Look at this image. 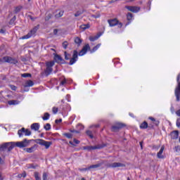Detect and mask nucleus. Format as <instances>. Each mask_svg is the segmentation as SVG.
<instances>
[{"label": "nucleus", "instance_id": "obj_50", "mask_svg": "<svg viewBox=\"0 0 180 180\" xmlns=\"http://www.w3.org/2000/svg\"><path fill=\"white\" fill-rule=\"evenodd\" d=\"M154 124H155V126H158V124H160V121L155 120Z\"/></svg>", "mask_w": 180, "mask_h": 180}, {"label": "nucleus", "instance_id": "obj_38", "mask_svg": "<svg viewBox=\"0 0 180 180\" xmlns=\"http://www.w3.org/2000/svg\"><path fill=\"white\" fill-rule=\"evenodd\" d=\"M63 136H65V137H67V139H71L72 137V135L70 133H65L63 134Z\"/></svg>", "mask_w": 180, "mask_h": 180}, {"label": "nucleus", "instance_id": "obj_56", "mask_svg": "<svg viewBox=\"0 0 180 180\" xmlns=\"http://www.w3.org/2000/svg\"><path fill=\"white\" fill-rule=\"evenodd\" d=\"M90 127L91 128H92V127H99V124L91 125Z\"/></svg>", "mask_w": 180, "mask_h": 180}, {"label": "nucleus", "instance_id": "obj_57", "mask_svg": "<svg viewBox=\"0 0 180 180\" xmlns=\"http://www.w3.org/2000/svg\"><path fill=\"white\" fill-rule=\"evenodd\" d=\"M141 150H143V141L139 143Z\"/></svg>", "mask_w": 180, "mask_h": 180}, {"label": "nucleus", "instance_id": "obj_55", "mask_svg": "<svg viewBox=\"0 0 180 180\" xmlns=\"http://www.w3.org/2000/svg\"><path fill=\"white\" fill-rule=\"evenodd\" d=\"M123 26V23L122 22H118V27H122Z\"/></svg>", "mask_w": 180, "mask_h": 180}, {"label": "nucleus", "instance_id": "obj_34", "mask_svg": "<svg viewBox=\"0 0 180 180\" xmlns=\"http://www.w3.org/2000/svg\"><path fill=\"white\" fill-rule=\"evenodd\" d=\"M84 13V12L78 11L75 13V18H78V16H81V15H82Z\"/></svg>", "mask_w": 180, "mask_h": 180}, {"label": "nucleus", "instance_id": "obj_5", "mask_svg": "<svg viewBox=\"0 0 180 180\" xmlns=\"http://www.w3.org/2000/svg\"><path fill=\"white\" fill-rule=\"evenodd\" d=\"M124 126H126L124 124L118 122V123L115 124V125L112 126L111 131H113L114 133H117V131H119V130H120V129H123V127H124Z\"/></svg>", "mask_w": 180, "mask_h": 180}, {"label": "nucleus", "instance_id": "obj_47", "mask_svg": "<svg viewBox=\"0 0 180 180\" xmlns=\"http://www.w3.org/2000/svg\"><path fill=\"white\" fill-rule=\"evenodd\" d=\"M84 150H91V146H84Z\"/></svg>", "mask_w": 180, "mask_h": 180}, {"label": "nucleus", "instance_id": "obj_10", "mask_svg": "<svg viewBox=\"0 0 180 180\" xmlns=\"http://www.w3.org/2000/svg\"><path fill=\"white\" fill-rule=\"evenodd\" d=\"M125 8L134 13H137L140 11V7L139 6H125Z\"/></svg>", "mask_w": 180, "mask_h": 180}, {"label": "nucleus", "instance_id": "obj_21", "mask_svg": "<svg viewBox=\"0 0 180 180\" xmlns=\"http://www.w3.org/2000/svg\"><path fill=\"white\" fill-rule=\"evenodd\" d=\"M164 146H162L160 151L158 153L157 157L158 158H164V156L162 155V153H164Z\"/></svg>", "mask_w": 180, "mask_h": 180}, {"label": "nucleus", "instance_id": "obj_29", "mask_svg": "<svg viewBox=\"0 0 180 180\" xmlns=\"http://www.w3.org/2000/svg\"><path fill=\"white\" fill-rule=\"evenodd\" d=\"M34 178L35 180H41V178H40V174L37 172H34Z\"/></svg>", "mask_w": 180, "mask_h": 180}, {"label": "nucleus", "instance_id": "obj_7", "mask_svg": "<svg viewBox=\"0 0 180 180\" xmlns=\"http://www.w3.org/2000/svg\"><path fill=\"white\" fill-rule=\"evenodd\" d=\"M23 133H25V136H30L32 134V131H30L29 129H26L24 127H22L18 131L19 137H22V136H23Z\"/></svg>", "mask_w": 180, "mask_h": 180}, {"label": "nucleus", "instance_id": "obj_32", "mask_svg": "<svg viewBox=\"0 0 180 180\" xmlns=\"http://www.w3.org/2000/svg\"><path fill=\"white\" fill-rule=\"evenodd\" d=\"M22 9V6H17L15 7L14 12L15 13H19V12H20V10Z\"/></svg>", "mask_w": 180, "mask_h": 180}, {"label": "nucleus", "instance_id": "obj_48", "mask_svg": "<svg viewBox=\"0 0 180 180\" xmlns=\"http://www.w3.org/2000/svg\"><path fill=\"white\" fill-rule=\"evenodd\" d=\"M61 122H63L62 119L56 120L55 123L58 124V123H61Z\"/></svg>", "mask_w": 180, "mask_h": 180}, {"label": "nucleus", "instance_id": "obj_12", "mask_svg": "<svg viewBox=\"0 0 180 180\" xmlns=\"http://www.w3.org/2000/svg\"><path fill=\"white\" fill-rule=\"evenodd\" d=\"M108 22L109 23V25L112 27L113 26H116V25L119 24V20L117 19L114 18L111 20H108Z\"/></svg>", "mask_w": 180, "mask_h": 180}, {"label": "nucleus", "instance_id": "obj_52", "mask_svg": "<svg viewBox=\"0 0 180 180\" xmlns=\"http://www.w3.org/2000/svg\"><path fill=\"white\" fill-rule=\"evenodd\" d=\"M179 150H180L179 146H176L175 147V151H176V153H178V151H179Z\"/></svg>", "mask_w": 180, "mask_h": 180}, {"label": "nucleus", "instance_id": "obj_22", "mask_svg": "<svg viewBox=\"0 0 180 180\" xmlns=\"http://www.w3.org/2000/svg\"><path fill=\"white\" fill-rule=\"evenodd\" d=\"M75 44H77V46H81L82 43V39H81L79 37L75 38Z\"/></svg>", "mask_w": 180, "mask_h": 180}, {"label": "nucleus", "instance_id": "obj_36", "mask_svg": "<svg viewBox=\"0 0 180 180\" xmlns=\"http://www.w3.org/2000/svg\"><path fill=\"white\" fill-rule=\"evenodd\" d=\"M15 20H16V15H14L10 20L9 24L13 25L15 23Z\"/></svg>", "mask_w": 180, "mask_h": 180}, {"label": "nucleus", "instance_id": "obj_53", "mask_svg": "<svg viewBox=\"0 0 180 180\" xmlns=\"http://www.w3.org/2000/svg\"><path fill=\"white\" fill-rule=\"evenodd\" d=\"M149 120H151L152 122H155V118L153 117H149Z\"/></svg>", "mask_w": 180, "mask_h": 180}, {"label": "nucleus", "instance_id": "obj_41", "mask_svg": "<svg viewBox=\"0 0 180 180\" xmlns=\"http://www.w3.org/2000/svg\"><path fill=\"white\" fill-rule=\"evenodd\" d=\"M57 112H58V108L53 107V113H54V115H56V113H57Z\"/></svg>", "mask_w": 180, "mask_h": 180}, {"label": "nucleus", "instance_id": "obj_39", "mask_svg": "<svg viewBox=\"0 0 180 180\" xmlns=\"http://www.w3.org/2000/svg\"><path fill=\"white\" fill-rule=\"evenodd\" d=\"M26 178V172H23L22 174H18V178Z\"/></svg>", "mask_w": 180, "mask_h": 180}, {"label": "nucleus", "instance_id": "obj_1", "mask_svg": "<svg viewBox=\"0 0 180 180\" xmlns=\"http://www.w3.org/2000/svg\"><path fill=\"white\" fill-rule=\"evenodd\" d=\"M32 141H34V143L39 144V146H44L45 148L46 149L50 148V146L53 144L52 141H46L43 139L27 140V139H25L22 141L8 142L3 143L0 146V151H7V153H9L10 151H12L15 147H18V148H25V147H28Z\"/></svg>", "mask_w": 180, "mask_h": 180}, {"label": "nucleus", "instance_id": "obj_30", "mask_svg": "<svg viewBox=\"0 0 180 180\" xmlns=\"http://www.w3.org/2000/svg\"><path fill=\"white\" fill-rule=\"evenodd\" d=\"M127 20H131L133 19V14L131 13H128L127 15Z\"/></svg>", "mask_w": 180, "mask_h": 180}, {"label": "nucleus", "instance_id": "obj_40", "mask_svg": "<svg viewBox=\"0 0 180 180\" xmlns=\"http://www.w3.org/2000/svg\"><path fill=\"white\" fill-rule=\"evenodd\" d=\"M50 19H51V14L49 13L48 14L46 17H45V20L47 22L49 20H50Z\"/></svg>", "mask_w": 180, "mask_h": 180}, {"label": "nucleus", "instance_id": "obj_49", "mask_svg": "<svg viewBox=\"0 0 180 180\" xmlns=\"http://www.w3.org/2000/svg\"><path fill=\"white\" fill-rule=\"evenodd\" d=\"M58 33V29L53 30V34L57 35Z\"/></svg>", "mask_w": 180, "mask_h": 180}, {"label": "nucleus", "instance_id": "obj_64", "mask_svg": "<svg viewBox=\"0 0 180 180\" xmlns=\"http://www.w3.org/2000/svg\"><path fill=\"white\" fill-rule=\"evenodd\" d=\"M134 0H128V2H133Z\"/></svg>", "mask_w": 180, "mask_h": 180}, {"label": "nucleus", "instance_id": "obj_9", "mask_svg": "<svg viewBox=\"0 0 180 180\" xmlns=\"http://www.w3.org/2000/svg\"><path fill=\"white\" fill-rule=\"evenodd\" d=\"M108 168H119L120 167H126V165L121 162H114L112 164L107 165Z\"/></svg>", "mask_w": 180, "mask_h": 180}, {"label": "nucleus", "instance_id": "obj_17", "mask_svg": "<svg viewBox=\"0 0 180 180\" xmlns=\"http://www.w3.org/2000/svg\"><path fill=\"white\" fill-rule=\"evenodd\" d=\"M32 130H34L35 131H39L40 129V124L39 123H34L31 125Z\"/></svg>", "mask_w": 180, "mask_h": 180}, {"label": "nucleus", "instance_id": "obj_28", "mask_svg": "<svg viewBox=\"0 0 180 180\" xmlns=\"http://www.w3.org/2000/svg\"><path fill=\"white\" fill-rule=\"evenodd\" d=\"M44 129L46 130V131H49V130H51V125L49 123H47L46 125H44Z\"/></svg>", "mask_w": 180, "mask_h": 180}, {"label": "nucleus", "instance_id": "obj_35", "mask_svg": "<svg viewBox=\"0 0 180 180\" xmlns=\"http://www.w3.org/2000/svg\"><path fill=\"white\" fill-rule=\"evenodd\" d=\"M48 176H49V174L47 172H44L42 175V179L47 180Z\"/></svg>", "mask_w": 180, "mask_h": 180}, {"label": "nucleus", "instance_id": "obj_19", "mask_svg": "<svg viewBox=\"0 0 180 180\" xmlns=\"http://www.w3.org/2000/svg\"><path fill=\"white\" fill-rule=\"evenodd\" d=\"M102 165H103V162L98 163L96 165H92L88 167V169L99 168V167H102Z\"/></svg>", "mask_w": 180, "mask_h": 180}, {"label": "nucleus", "instance_id": "obj_62", "mask_svg": "<svg viewBox=\"0 0 180 180\" xmlns=\"http://www.w3.org/2000/svg\"><path fill=\"white\" fill-rule=\"evenodd\" d=\"M0 180H4V178L2 177V174L0 173Z\"/></svg>", "mask_w": 180, "mask_h": 180}, {"label": "nucleus", "instance_id": "obj_54", "mask_svg": "<svg viewBox=\"0 0 180 180\" xmlns=\"http://www.w3.org/2000/svg\"><path fill=\"white\" fill-rule=\"evenodd\" d=\"M88 170H89V169H88V167L80 169V171H88Z\"/></svg>", "mask_w": 180, "mask_h": 180}, {"label": "nucleus", "instance_id": "obj_46", "mask_svg": "<svg viewBox=\"0 0 180 180\" xmlns=\"http://www.w3.org/2000/svg\"><path fill=\"white\" fill-rule=\"evenodd\" d=\"M70 133H76V134H79V131L75 130V129H70Z\"/></svg>", "mask_w": 180, "mask_h": 180}, {"label": "nucleus", "instance_id": "obj_51", "mask_svg": "<svg viewBox=\"0 0 180 180\" xmlns=\"http://www.w3.org/2000/svg\"><path fill=\"white\" fill-rule=\"evenodd\" d=\"M3 164H4V162L2 160V158L0 157V165H3Z\"/></svg>", "mask_w": 180, "mask_h": 180}, {"label": "nucleus", "instance_id": "obj_13", "mask_svg": "<svg viewBox=\"0 0 180 180\" xmlns=\"http://www.w3.org/2000/svg\"><path fill=\"white\" fill-rule=\"evenodd\" d=\"M37 148V144H34L31 148H24V151H26V153H34Z\"/></svg>", "mask_w": 180, "mask_h": 180}, {"label": "nucleus", "instance_id": "obj_25", "mask_svg": "<svg viewBox=\"0 0 180 180\" xmlns=\"http://www.w3.org/2000/svg\"><path fill=\"white\" fill-rule=\"evenodd\" d=\"M101 37V35H96L94 37H89L90 41H95V40H98Z\"/></svg>", "mask_w": 180, "mask_h": 180}, {"label": "nucleus", "instance_id": "obj_33", "mask_svg": "<svg viewBox=\"0 0 180 180\" xmlns=\"http://www.w3.org/2000/svg\"><path fill=\"white\" fill-rule=\"evenodd\" d=\"M21 77H22V78H27L29 77H32V74L30 73H24L21 75Z\"/></svg>", "mask_w": 180, "mask_h": 180}, {"label": "nucleus", "instance_id": "obj_43", "mask_svg": "<svg viewBox=\"0 0 180 180\" xmlns=\"http://www.w3.org/2000/svg\"><path fill=\"white\" fill-rule=\"evenodd\" d=\"M65 84H67V80L65 79L60 82V85H65Z\"/></svg>", "mask_w": 180, "mask_h": 180}, {"label": "nucleus", "instance_id": "obj_23", "mask_svg": "<svg viewBox=\"0 0 180 180\" xmlns=\"http://www.w3.org/2000/svg\"><path fill=\"white\" fill-rule=\"evenodd\" d=\"M91 27V25L89 24H84L80 26V29H82V30H86V29H89Z\"/></svg>", "mask_w": 180, "mask_h": 180}, {"label": "nucleus", "instance_id": "obj_16", "mask_svg": "<svg viewBox=\"0 0 180 180\" xmlns=\"http://www.w3.org/2000/svg\"><path fill=\"white\" fill-rule=\"evenodd\" d=\"M63 15H64V11L57 10L56 14L55 15V18L56 19H58V18H61L63 16Z\"/></svg>", "mask_w": 180, "mask_h": 180}, {"label": "nucleus", "instance_id": "obj_20", "mask_svg": "<svg viewBox=\"0 0 180 180\" xmlns=\"http://www.w3.org/2000/svg\"><path fill=\"white\" fill-rule=\"evenodd\" d=\"M34 85V82H33V81L32 80H27L25 83V85L24 86L25 88H27L29 86H33Z\"/></svg>", "mask_w": 180, "mask_h": 180}, {"label": "nucleus", "instance_id": "obj_27", "mask_svg": "<svg viewBox=\"0 0 180 180\" xmlns=\"http://www.w3.org/2000/svg\"><path fill=\"white\" fill-rule=\"evenodd\" d=\"M101 47V44H97L96 46H94L90 51L91 53H95L98 49Z\"/></svg>", "mask_w": 180, "mask_h": 180}, {"label": "nucleus", "instance_id": "obj_61", "mask_svg": "<svg viewBox=\"0 0 180 180\" xmlns=\"http://www.w3.org/2000/svg\"><path fill=\"white\" fill-rule=\"evenodd\" d=\"M117 1H119V0H111L110 4H113V2H117Z\"/></svg>", "mask_w": 180, "mask_h": 180}, {"label": "nucleus", "instance_id": "obj_37", "mask_svg": "<svg viewBox=\"0 0 180 180\" xmlns=\"http://www.w3.org/2000/svg\"><path fill=\"white\" fill-rule=\"evenodd\" d=\"M87 136H89V137H90V139H94V135H92V131H86Z\"/></svg>", "mask_w": 180, "mask_h": 180}, {"label": "nucleus", "instance_id": "obj_44", "mask_svg": "<svg viewBox=\"0 0 180 180\" xmlns=\"http://www.w3.org/2000/svg\"><path fill=\"white\" fill-rule=\"evenodd\" d=\"M176 126L177 127H180V118H178L176 120Z\"/></svg>", "mask_w": 180, "mask_h": 180}, {"label": "nucleus", "instance_id": "obj_15", "mask_svg": "<svg viewBox=\"0 0 180 180\" xmlns=\"http://www.w3.org/2000/svg\"><path fill=\"white\" fill-rule=\"evenodd\" d=\"M104 147H106V144H98L97 146H91V150H101V148H104Z\"/></svg>", "mask_w": 180, "mask_h": 180}, {"label": "nucleus", "instance_id": "obj_26", "mask_svg": "<svg viewBox=\"0 0 180 180\" xmlns=\"http://www.w3.org/2000/svg\"><path fill=\"white\" fill-rule=\"evenodd\" d=\"M42 119L43 120H49V119H50V114L49 112H45Z\"/></svg>", "mask_w": 180, "mask_h": 180}, {"label": "nucleus", "instance_id": "obj_11", "mask_svg": "<svg viewBox=\"0 0 180 180\" xmlns=\"http://www.w3.org/2000/svg\"><path fill=\"white\" fill-rule=\"evenodd\" d=\"M89 49V44H86L84 46H83L82 49L79 52V56H84V54H86V51H88V49Z\"/></svg>", "mask_w": 180, "mask_h": 180}, {"label": "nucleus", "instance_id": "obj_60", "mask_svg": "<svg viewBox=\"0 0 180 180\" xmlns=\"http://www.w3.org/2000/svg\"><path fill=\"white\" fill-rule=\"evenodd\" d=\"M69 143L71 144V146H73V147H75V144H74L72 141H70Z\"/></svg>", "mask_w": 180, "mask_h": 180}, {"label": "nucleus", "instance_id": "obj_6", "mask_svg": "<svg viewBox=\"0 0 180 180\" xmlns=\"http://www.w3.org/2000/svg\"><path fill=\"white\" fill-rule=\"evenodd\" d=\"M39 27H40V25H37L34 27L31 31L25 36L22 37V40H25V39H30L31 36H33L39 30Z\"/></svg>", "mask_w": 180, "mask_h": 180}, {"label": "nucleus", "instance_id": "obj_3", "mask_svg": "<svg viewBox=\"0 0 180 180\" xmlns=\"http://www.w3.org/2000/svg\"><path fill=\"white\" fill-rule=\"evenodd\" d=\"M56 63L54 61H48L46 63V69L41 73V77H49L53 72V67Z\"/></svg>", "mask_w": 180, "mask_h": 180}, {"label": "nucleus", "instance_id": "obj_2", "mask_svg": "<svg viewBox=\"0 0 180 180\" xmlns=\"http://www.w3.org/2000/svg\"><path fill=\"white\" fill-rule=\"evenodd\" d=\"M64 56H65V60H70L69 62V65H72L77 63L78 60V51L77 50L73 51V54L72 57L71 58V54L68 53L67 51L64 52Z\"/></svg>", "mask_w": 180, "mask_h": 180}, {"label": "nucleus", "instance_id": "obj_45", "mask_svg": "<svg viewBox=\"0 0 180 180\" xmlns=\"http://www.w3.org/2000/svg\"><path fill=\"white\" fill-rule=\"evenodd\" d=\"M11 88L12 91H15L18 87H16V86H14V85H11Z\"/></svg>", "mask_w": 180, "mask_h": 180}, {"label": "nucleus", "instance_id": "obj_4", "mask_svg": "<svg viewBox=\"0 0 180 180\" xmlns=\"http://www.w3.org/2000/svg\"><path fill=\"white\" fill-rule=\"evenodd\" d=\"M0 63H9L10 64H18V60L13 58L11 56H4L0 58Z\"/></svg>", "mask_w": 180, "mask_h": 180}, {"label": "nucleus", "instance_id": "obj_42", "mask_svg": "<svg viewBox=\"0 0 180 180\" xmlns=\"http://www.w3.org/2000/svg\"><path fill=\"white\" fill-rule=\"evenodd\" d=\"M73 143H75V144H79L80 141H79V140H77V139H74Z\"/></svg>", "mask_w": 180, "mask_h": 180}, {"label": "nucleus", "instance_id": "obj_18", "mask_svg": "<svg viewBox=\"0 0 180 180\" xmlns=\"http://www.w3.org/2000/svg\"><path fill=\"white\" fill-rule=\"evenodd\" d=\"M19 103H20V101L18 100H10L8 101V104L10 105V106L19 105Z\"/></svg>", "mask_w": 180, "mask_h": 180}, {"label": "nucleus", "instance_id": "obj_14", "mask_svg": "<svg viewBox=\"0 0 180 180\" xmlns=\"http://www.w3.org/2000/svg\"><path fill=\"white\" fill-rule=\"evenodd\" d=\"M171 139L173 140H176L178 139V136H179V131H173L170 133Z\"/></svg>", "mask_w": 180, "mask_h": 180}, {"label": "nucleus", "instance_id": "obj_58", "mask_svg": "<svg viewBox=\"0 0 180 180\" xmlns=\"http://www.w3.org/2000/svg\"><path fill=\"white\" fill-rule=\"evenodd\" d=\"M30 19H31V20H34L36 18H33V17L32 15H28Z\"/></svg>", "mask_w": 180, "mask_h": 180}, {"label": "nucleus", "instance_id": "obj_24", "mask_svg": "<svg viewBox=\"0 0 180 180\" xmlns=\"http://www.w3.org/2000/svg\"><path fill=\"white\" fill-rule=\"evenodd\" d=\"M141 129H147L148 127V123L147 122H143L140 125Z\"/></svg>", "mask_w": 180, "mask_h": 180}, {"label": "nucleus", "instance_id": "obj_63", "mask_svg": "<svg viewBox=\"0 0 180 180\" xmlns=\"http://www.w3.org/2000/svg\"><path fill=\"white\" fill-rule=\"evenodd\" d=\"M40 137H44V133H41V134H40Z\"/></svg>", "mask_w": 180, "mask_h": 180}, {"label": "nucleus", "instance_id": "obj_8", "mask_svg": "<svg viewBox=\"0 0 180 180\" xmlns=\"http://www.w3.org/2000/svg\"><path fill=\"white\" fill-rule=\"evenodd\" d=\"M54 61H56V63H58V64H67V62L63 59V57H61V56L58 55V54H56L54 56L53 58Z\"/></svg>", "mask_w": 180, "mask_h": 180}, {"label": "nucleus", "instance_id": "obj_31", "mask_svg": "<svg viewBox=\"0 0 180 180\" xmlns=\"http://www.w3.org/2000/svg\"><path fill=\"white\" fill-rule=\"evenodd\" d=\"M62 46L65 50H67V48L68 47V41H65L63 42Z\"/></svg>", "mask_w": 180, "mask_h": 180}, {"label": "nucleus", "instance_id": "obj_59", "mask_svg": "<svg viewBox=\"0 0 180 180\" xmlns=\"http://www.w3.org/2000/svg\"><path fill=\"white\" fill-rule=\"evenodd\" d=\"M0 33H2V34L5 33V30L4 29L0 30Z\"/></svg>", "mask_w": 180, "mask_h": 180}]
</instances>
